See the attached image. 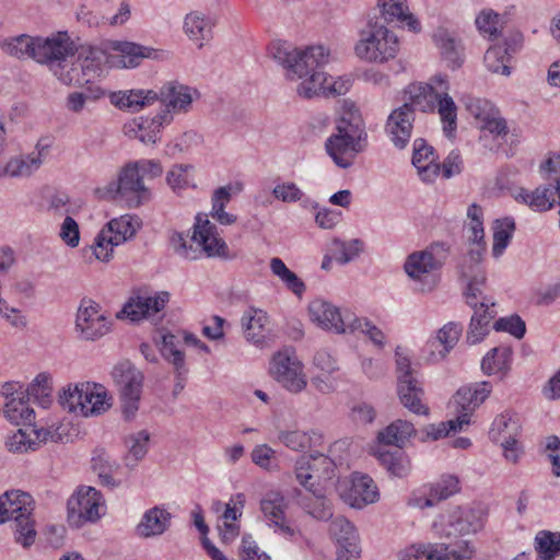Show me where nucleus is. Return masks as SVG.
<instances>
[{"mask_svg": "<svg viewBox=\"0 0 560 560\" xmlns=\"http://www.w3.org/2000/svg\"><path fill=\"white\" fill-rule=\"evenodd\" d=\"M68 522L75 528L95 523L105 513L103 495L92 487H82L68 500Z\"/></svg>", "mask_w": 560, "mask_h": 560, "instance_id": "1a4fd4ad", "label": "nucleus"}, {"mask_svg": "<svg viewBox=\"0 0 560 560\" xmlns=\"http://www.w3.org/2000/svg\"><path fill=\"white\" fill-rule=\"evenodd\" d=\"M357 331L368 336L375 346L380 348L385 346L386 338L384 332L368 318H359L355 315L353 316L348 332L353 334Z\"/></svg>", "mask_w": 560, "mask_h": 560, "instance_id": "bf43d9fd", "label": "nucleus"}, {"mask_svg": "<svg viewBox=\"0 0 560 560\" xmlns=\"http://www.w3.org/2000/svg\"><path fill=\"white\" fill-rule=\"evenodd\" d=\"M117 246L109 237L107 232H101L94 238V243L89 247L96 260L107 262L113 257V249Z\"/></svg>", "mask_w": 560, "mask_h": 560, "instance_id": "338daca9", "label": "nucleus"}, {"mask_svg": "<svg viewBox=\"0 0 560 560\" xmlns=\"http://www.w3.org/2000/svg\"><path fill=\"white\" fill-rule=\"evenodd\" d=\"M433 40L452 69L462 65L463 47L460 42L451 32L445 28H439L433 34Z\"/></svg>", "mask_w": 560, "mask_h": 560, "instance_id": "c9c22d12", "label": "nucleus"}, {"mask_svg": "<svg viewBox=\"0 0 560 560\" xmlns=\"http://www.w3.org/2000/svg\"><path fill=\"white\" fill-rule=\"evenodd\" d=\"M107 190L113 197L124 199L129 208H137L150 199V191L144 186L138 163H128L121 168L118 180L112 182Z\"/></svg>", "mask_w": 560, "mask_h": 560, "instance_id": "9d476101", "label": "nucleus"}, {"mask_svg": "<svg viewBox=\"0 0 560 560\" xmlns=\"http://www.w3.org/2000/svg\"><path fill=\"white\" fill-rule=\"evenodd\" d=\"M311 319L319 327L336 334H347L354 316L350 311L340 310L325 300L316 299L308 305Z\"/></svg>", "mask_w": 560, "mask_h": 560, "instance_id": "2eb2a0df", "label": "nucleus"}, {"mask_svg": "<svg viewBox=\"0 0 560 560\" xmlns=\"http://www.w3.org/2000/svg\"><path fill=\"white\" fill-rule=\"evenodd\" d=\"M491 304L481 301L474 310L470 320L469 330L467 332V341L475 345L483 339L489 332V324L494 318L495 312L490 310Z\"/></svg>", "mask_w": 560, "mask_h": 560, "instance_id": "4c0bfd02", "label": "nucleus"}, {"mask_svg": "<svg viewBox=\"0 0 560 560\" xmlns=\"http://www.w3.org/2000/svg\"><path fill=\"white\" fill-rule=\"evenodd\" d=\"M486 285V276L483 272L476 273L468 282L465 291L466 302L471 308L480 305L481 301L488 302L491 306L494 303L483 295V288Z\"/></svg>", "mask_w": 560, "mask_h": 560, "instance_id": "052dcab7", "label": "nucleus"}, {"mask_svg": "<svg viewBox=\"0 0 560 560\" xmlns=\"http://www.w3.org/2000/svg\"><path fill=\"white\" fill-rule=\"evenodd\" d=\"M482 527L483 514L480 509L455 506L448 512L445 534L447 536L469 535Z\"/></svg>", "mask_w": 560, "mask_h": 560, "instance_id": "6ab92c4d", "label": "nucleus"}, {"mask_svg": "<svg viewBox=\"0 0 560 560\" xmlns=\"http://www.w3.org/2000/svg\"><path fill=\"white\" fill-rule=\"evenodd\" d=\"M232 197V187L222 186L214 190L212 195V209L211 217L222 225H231L236 222V215L226 212L225 206L230 202Z\"/></svg>", "mask_w": 560, "mask_h": 560, "instance_id": "de8ad7c7", "label": "nucleus"}, {"mask_svg": "<svg viewBox=\"0 0 560 560\" xmlns=\"http://www.w3.org/2000/svg\"><path fill=\"white\" fill-rule=\"evenodd\" d=\"M404 267L411 279L422 282V291H431L436 285V278L431 272L438 269L440 264L432 253H413L408 256Z\"/></svg>", "mask_w": 560, "mask_h": 560, "instance_id": "aec40b11", "label": "nucleus"}, {"mask_svg": "<svg viewBox=\"0 0 560 560\" xmlns=\"http://www.w3.org/2000/svg\"><path fill=\"white\" fill-rule=\"evenodd\" d=\"M467 217L470 220L468 224V231H469V241L477 245H481L483 243L485 238V231H483V211L480 206L472 203L468 207L467 210Z\"/></svg>", "mask_w": 560, "mask_h": 560, "instance_id": "e2e57ef3", "label": "nucleus"}, {"mask_svg": "<svg viewBox=\"0 0 560 560\" xmlns=\"http://www.w3.org/2000/svg\"><path fill=\"white\" fill-rule=\"evenodd\" d=\"M168 301L170 293L166 291L156 292L152 296L137 295L129 299L121 312L132 322L151 319L164 310Z\"/></svg>", "mask_w": 560, "mask_h": 560, "instance_id": "a211bd4d", "label": "nucleus"}, {"mask_svg": "<svg viewBox=\"0 0 560 560\" xmlns=\"http://www.w3.org/2000/svg\"><path fill=\"white\" fill-rule=\"evenodd\" d=\"M322 466L325 471L332 467V462L323 454L311 456H301L294 466V474L298 482L307 491L319 487L320 476L318 475V467Z\"/></svg>", "mask_w": 560, "mask_h": 560, "instance_id": "4be33fe9", "label": "nucleus"}, {"mask_svg": "<svg viewBox=\"0 0 560 560\" xmlns=\"http://www.w3.org/2000/svg\"><path fill=\"white\" fill-rule=\"evenodd\" d=\"M513 44L505 42L503 45L491 46L485 54L483 62L487 69L493 73L510 75L509 66L512 54L516 52L521 45L520 36L512 39Z\"/></svg>", "mask_w": 560, "mask_h": 560, "instance_id": "cd10ccee", "label": "nucleus"}, {"mask_svg": "<svg viewBox=\"0 0 560 560\" xmlns=\"http://www.w3.org/2000/svg\"><path fill=\"white\" fill-rule=\"evenodd\" d=\"M397 392L400 402L417 415H429V408L422 404L424 390L418 378V372L411 368L410 359L396 349Z\"/></svg>", "mask_w": 560, "mask_h": 560, "instance_id": "423d86ee", "label": "nucleus"}, {"mask_svg": "<svg viewBox=\"0 0 560 560\" xmlns=\"http://www.w3.org/2000/svg\"><path fill=\"white\" fill-rule=\"evenodd\" d=\"M464 425H468V418L466 415H457L455 419L440 422L438 424H430L424 428L425 438H423L422 441L440 440L447 436L450 432L462 430Z\"/></svg>", "mask_w": 560, "mask_h": 560, "instance_id": "4d7b16f0", "label": "nucleus"}, {"mask_svg": "<svg viewBox=\"0 0 560 560\" xmlns=\"http://www.w3.org/2000/svg\"><path fill=\"white\" fill-rule=\"evenodd\" d=\"M462 334V327L455 323H448L444 325L439 331L434 343L443 346L444 350L440 352L441 358H444L451 349L455 347L459 340Z\"/></svg>", "mask_w": 560, "mask_h": 560, "instance_id": "69168bd1", "label": "nucleus"}, {"mask_svg": "<svg viewBox=\"0 0 560 560\" xmlns=\"http://www.w3.org/2000/svg\"><path fill=\"white\" fill-rule=\"evenodd\" d=\"M435 502L446 500L459 491V480L456 476L445 475L441 479L429 486Z\"/></svg>", "mask_w": 560, "mask_h": 560, "instance_id": "680f3d73", "label": "nucleus"}, {"mask_svg": "<svg viewBox=\"0 0 560 560\" xmlns=\"http://www.w3.org/2000/svg\"><path fill=\"white\" fill-rule=\"evenodd\" d=\"M269 55L285 69L288 80L299 82L296 93L303 98L308 100L319 94L341 95L347 91L343 83L329 82L324 71L329 51L324 46L302 50L285 42H275L269 47Z\"/></svg>", "mask_w": 560, "mask_h": 560, "instance_id": "f03ea898", "label": "nucleus"}, {"mask_svg": "<svg viewBox=\"0 0 560 560\" xmlns=\"http://www.w3.org/2000/svg\"><path fill=\"white\" fill-rule=\"evenodd\" d=\"M415 434L416 429L411 422L398 419L378 432L377 441L384 445H394L402 448L406 442Z\"/></svg>", "mask_w": 560, "mask_h": 560, "instance_id": "ea45409f", "label": "nucleus"}, {"mask_svg": "<svg viewBox=\"0 0 560 560\" xmlns=\"http://www.w3.org/2000/svg\"><path fill=\"white\" fill-rule=\"evenodd\" d=\"M491 390L492 386L489 382L462 386L453 397L457 413L466 415L469 424L471 415L488 398Z\"/></svg>", "mask_w": 560, "mask_h": 560, "instance_id": "412c9836", "label": "nucleus"}, {"mask_svg": "<svg viewBox=\"0 0 560 560\" xmlns=\"http://www.w3.org/2000/svg\"><path fill=\"white\" fill-rule=\"evenodd\" d=\"M33 511L34 500L27 492L9 490L0 495V524L12 521L15 542L23 548H30L36 539Z\"/></svg>", "mask_w": 560, "mask_h": 560, "instance_id": "7ed1b4c3", "label": "nucleus"}, {"mask_svg": "<svg viewBox=\"0 0 560 560\" xmlns=\"http://www.w3.org/2000/svg\"><path fill=\"white\" fill-rule=\"evenodd\" d=\"M398 51L399 40L397 35L388 30L381 19H370L368 21L354 46L357 57L375 63H384L394 59Z\"/></svg>", "mask_w": 560, "mask_h": 560, "instance_id": "20e7f679", "label": "nucleus"}, {"mask_svg": "<svg viewBox=\"0 0 560 560\" xmlns=\"http://www.w3.org/2000/svg\"><path fill=\"white\" fill-rule=\"evenodd\" d=\"M109 320L92 300H82L78 308L75 328L84 340H96L109 331Z\"/></svg>", "mask_w": 560, "mask_h": 560, "instance_id": "4468645a", "label": "nucleus"}, {"mask_svg": "<svg viewBox=\"0 0 560 560\" xmlns=\"http://www.w3.org/2000/svg\"><path fill=\"white\" fill-rule=\"evenodd\" d=\"M36 43L37 36L33 37L22 34L3 39L1 42V48L5 54L18 59L31 58L34 60Z\"/></svg>", "mask_w": 560, "mask_h": 560, "instance_id": "c03bdc74", "label": "nucleus"}, {"mask_svg": "<svg viewBox=\"0 0 560 560\" xmlns=\"http://www.w3.org/2000/svg\"><path fill=\"white\" fill-rule=\"evenodd\" d=\"M5 418L16 425L32 424L34 419V410L28 407L23 396L12 397L4 406Z\"/></svg>", "mask_w": 560, "mask_h": 560, "instance_id": "09e8293b", "label": "nucleus"}, {"mask_svg": "<svg viewBox=\"0 0 560 560\" xmlns=\"http://www.w3.org/2000/svg\"><path fill=\"white\" fill-rule=\"evenodd\" d=\"M334 246L335 259L342 265L353 260L362 250V242L358 238L350 242L336 240L334 241Z\"/></svg>", "mask_w": 560, "mask_h": 560, "instance_id": "774afa93", "label": "nucleus"}, {"mask_svg": "<svg viewBox=\"0 0 560 560\" xmlns=\"http://www.w3.org/2000/svg\"><path fill=\"white\" fill-rule=\"evenodd\" d=\"M475 548L467 540L456 545H413L399 553L400 560H471Z\"/></svg>", "mask_w": 560, "mask_h": 560, "instance_id": "9b49d317", "label": "nucleus"}, {"mask_svg": "<svg viewBox=\"0 0 560 560\" xmlns=\"http://www.w3.org/2000/svg\"><path fill=\"white\" fill-rule=\"evenodd\" d=\"M268 322L267 313L261 310L246 312L242 317L245 338L255 345L265 342Z\"/></svg>", "mask_w": 560, "mask_h": 560, "instance_id": "58836bf2", "label": "nucleus"}, {"mask_svg": "<svg viewBox=\"0 0 560 560\" xmlns=\"http://www.w3.org/2000/svg\"><path fill=\"white\" fill-rule=\"evenodd\" d=\"M40 167L38 156L28 154H20L12 156L2 165L3 176L11 178L28 177Z\"/></svg>", "mask_w": 560, "mask_h": 560, "instance_id": "79ce46f5", "label": "nucleus"}, {"mask_svg": "<svg viewBox=\"0 0 560 560\" xmlns=\"http://www.w3.org/2000/svg\"><path fill=\"white\" fill-rule=\"evenodd\" d=\"M287 508L285 499L279 492L267 493L260 502V509L265 517L272 522L282 535L293 537L298 529L285 517Z\"/></svg>", "mask_w": 560, "mask_h": 560, "instance_id": "5701e85b", "label": "nucleus"}, {"mask_svg": "<svg viewBox=\"0 0 560 560\" xmlns=\"http://www.w3.org/2000/svg\"><path fill=\"white\" fill-rule=\"evenodd\" d=\"M278 440L285 447L303 452L307 448L319 446L323 443V434L314 429L304 431L299 429H283L278 432Z\"/></svg>", "mask_w": 560, "mask_h": 560, "instance_id": "7c9ffc66", "label": "nucleus"}, {"mask_svg": "<svg viewBox=\"0 0 560 560\" xmlns=\"http://www.w3.org/2000/svg\"><path fill=\"white\" fill-rule=\"evenodd\" d=\"M382 16L381 21L385 24L396 22L406 24L410 31L419 32V21L408 11L406 0H378Z\"/></svg>", "mask_w": 560, "mask_h": 560, "instance_id": "2f4dec72", "label": "nucleus"}, {"mask_svg": "<svg viewBox=\"0 0 560 560\" xmlns=\"http://www.w3.org/2000/svg\"><path fill=\"white\" fill-rule=\"evenodd\" d=\"M270 269L290 291L298 296H302L306 289L304 282L296 276V273L285 266L282 259L278 257L272 258L270 260Z\"/></svg>", "mask_w": 560, "mask_h": 560, "instance_id": "603ef678", "label": "nucleus"}, {"mask_svg": "<svg viewBox=\"0 0 560 560\" xmlns=\"http://www.w3.org/2000/svg\"><path fill=\"white\" fill-rule=\"evenodd\" d=\"M417 109L421 112L433 110L431 100H427V96L422 94L411 95L409 103L394 109L388 116L385 131L395 148L401 150L409 143L413 129L415 110Z\"/></svg>", "mask_w": 560, "mask_h": 560, "instance_id": "39448f33", "label": "nucleus"}, {"mask_svg": "<svg viewBox=\"0 0 560 560\" xmlns=\"http://www.w3.org/2000/svg\"><path fill=\"white\" fill-rule=\"evenodd\" d=\"M88 395L91 396V392L84 389V383L70 384L63 388L62 393L59 395V404L69 412L82 416L84 404L81 402V400L82 397L86 398Z\"/></svg>", "mask_w": 560, "mask_h": 560, "instance_id": "3c124183", "label": "nucleus"}, {"mask_svg": "<svg viewBox=\"0 0 560 560\" xmlns=\"http://www.w3.org/2000/svg\"><path fill=\"white\" fill-rule=\"evenodd\" d=\"M110 102L118 108L138 112L145 106L155 104L158 96L154 90L118 91L112 93Z\"/></svg>", "mask_w": 560, "mask_h": 560, "instance_id": "473e14b6", "label": "nucleus"}, {"mask_svg": "<svg viewBox=\"0 0 560 560\" xmlns=\"http://www.w3.org/2000/svg\"><path fill=\"white\" fill-rule=\"evenodd\" d=\"M432 85L420 86L419 93L431 100L432 106L436 102L438 113L443 124V131L447 138H453L457 129V106L447 92H435L432 95Z\"/></svg>", "mask_w": 560, "mask_h": 560, "instance_id": "b1692460", "label": "nucleus"}, {"mask_svg": "<svg viewBox=\"0 0 560 560\" xmlns=\"http://www.w3.org/2000/svg\"><path fill=\"white\" fill-rule=\"evenodd\" d=\"M514 199L520 203L528 206L532 210L539 212L550 210L556 202L555 191L550 183L539 186L533 191L518 188L514 194Z\"/></svg>", "mask_w": 560, "mask_h": 560, "instance_id": "72a5a7b5", "label": "nucleus"}, {"mask_svg": "<svg viewBox=\"0 0 560 560\" xmlns=\"http://www.w3.org/2000/svg\"><path fill=\"white\" fill-rule=\"evenodd\" d=\"M112 48L120 55L109 56L98 46H78L68 32H56L37 36L34 61L48 67L60 83L82 86L101 78L107 65L135 68L143 58H158L155 49L130 42H114Z\"/></svg>", "mask_w": 560, "mask_h": 560, "instance_id": "f257e3e1", "label": "nucleus"}, {"mask_svg": "<svg viewBox=\"0 0 560 560\" xmlns=\"http://www.w3.org/2000/svg\"><path fill=\"white\" fill-rule=\"evenodd\" d=\"M326 151L332 161L341 168H349L358 153L365 148L360 141H352L340 133H332L325 143Z\"/></svg>", "mask_w": 560, "mask_h": 560, "instance_id": "393cba45", "label": "nucleus"}, {"mask_svg": "<svg viewBox=\"0 0 560 560\" xmlns=\"http://www.w3.org/2000/svg\"><path fill=\"white\" fill-rule=\"evenodd\" d=\"M214 23L203 13L194 11L188 13L184 19V31L189 39L198 43V47L203 46V42L212 38V27Z\"/></svg>", "mask_w": 560, "mask_h": 560, "instance_id": "f704fd0d", "label": "nucleus"}, {"mask_svg": "<svg viewBox=\"0 0 560 560\" xmlns=\"http://www.w3.org/2000/svg\"><path fill=\"white\" fill-rule=\"evenodd\" d=\"M176 337L172 334L164 335L162 338L161 353L165 360L174 366L175 384L173 396L176 398L185 387V380L188 369L185 363V354L175 343Z\"/></svg>", "mask_w": 560, "mask_h": 560, "instance_id": "bb28decb", "label": "nucleus"}, {"mask_svg": "<svg viewBox=\"0 0 560 560\" xmlns=\"http://www.w3.org/2000/svg\"><path fill=\"white\" fill-rule=\"evenodd\" d=\"M336 130V133H340L352 141L364 143L366 140L364 122L357 109L345 113L339 119Z\"/></svg>", "mask_w": 560, "mask_h": 560, "instance_id": "a18cd8bd", "label": "nucleus"}, {"mask_svg": "<svg viewBox=\"0 0 560 560\" xmlns=\"http://www.w3.org/2000/svg\"><path fill=\"white\" fill-rule=\"evenodd\" d=\"M149 440L150 434L145 430H141L126 438V444L128 446V454L126 456L127 466H136L137 463L145 456Z\"/></svg>", "mask_w": 560, "mask_h": 560, "instance_id": "5fc2aeb1", "label": "nucleus"}, {"mask_svg": "<svg viewBox=\"0 0 560 560\" xmlns=\"http://www.w3.org/2000/svg\"><path fill=\"white\" fill-rule=\"evenodd\" d=\"M518 432L520 424L517 419L509 413H502L493 420L489 436L493 442H500L516 436Z\"/></svg>", "mask_w": 560, "mask_h": 560, "instance_id": "864d4df0", "label": "nucleus"}, {"mask_svg": "<svg viewBox=\"0 0 560 560\" xmlns=\"http://www.w3.org/2000/svg\"><path fill=\"white\" fill-rule=\"evenodd\" d=\"M375 455L381 465L394 477L404 478L411 471L410 459L401 448L395 452L378 450Z\"/></svg>", "mask_w": 560, "mask_h": 560, "instance_id": "37998d69", "label": "nucleus"}, {"mask_svg": "<svg viewBox=\"0 0 560 560\" xmlns=\"http://www.w3.org/2000/svg\"><path fill=\"white\" fill-rule=\"evenodd\" d=\"M310 492L314 498L304 505L307 513L320 521L329 520L332 516V510L323 487L319 486Z\"/></svg>", "mask_w": 560, "mask_h": 560, "instance_id": "13d9d810", "label": "nucleus"}, {"mask_svg": "<svg viewBox=\"0 0 560 560\" xmlns=\"http://www.w3.org/2000/svg\"><path fill=\"white\" fill-rule=\"evenodd\" d=\"M412 164L423 182L431 183L439 175L440 164L434 162L433 148L422 138L413 141Z\"/></svg>", "mask_w": 560, "mask_h": 560, "instance_id": "c756f323", "label": "nucleus"}, {"mask_svg": "<svg viewBox=\"0 0 560 560\" xmlns=\"http://www.w3.org/2000/svg\"><path fill=\"white\" fill-rule=\"evenodd\" d=\"M172 514L163 506L147 510L137 525V534L143 538L161 536L171 526Z\"/></svg>", "mask_w": 560, "mask_h": 560, "instance_id": "c85d7f7f", "label": "nucleus"}, {"mask_svg": "<svg viewBox=\"0 0 560 560\" xmlns=\"http://www.w3.org/2000/svg\"><path fill=\"white\" fill-rule=\"evenodd\" d=\"M156 96L158 102L164 106L161 110L162 120L173 121L174 114H185L190 110L195 96H198V92L177 80H171L156 91Z\"/></svg>", "mask_w": 560, "mask_h": 560, "instance_id": "f8f14e48", "label": "nucleus"}, {"mask_svg": "<svg viewBox=\"0 0 560 560\" xmlns=\"http://www.w3.org/2000/svg\"><path fill=\"white\" fill-rule=\"evenodd\" d=\"M515 231V221L512 217L497 219L493 222V246L492 254L499 257L508 247Z\"/></svg>", "mask_w": 560, "mask_h": 560, "instance_id": "8fccbe9b", "label": "nucleus"}, {"mask_svg": "<svg viewBox=\"0 0 560 560\" xmlns=\"http://www.w3.org/2000/svg\"><path fill=\"white\" fill-rule=\"evenodd\" d=\"M52 386L51 376L47 373H39L34 381L27 386V398H33L42 407H47L50 402Z\"/></svg>", "mask_w": 560, "mask_h": 560, "instance_id": "6e6d98bb", "label": "nucleus"}, {"mask_svg": "<svg viewBox=\"0 0 560 560\" xmlns=\"http://www.w3.org/2000/svg\"><path fill=\"white\" fill-rule=\"evenodd\" d=\"M139 228L140 222L137 218L125 214L110 220L102 230L107 232L114 244L118 246L132 238Z\"/></svg>", "mask_w": 560, "mask_h": 560, "instance_id": "a19ab883", "label": "nucleus"}, {"mask_svg": "<svg viewBox=\"0 0 560 560\" xmlns=\"http://www.w3.org/2000/svg\"><path fill=\"white\" fill-rule=\"evenodd\" d=\"M112 376L118 387L122 416L126 420H131L139 410L143 374L129 361H124L113 369Z\"/></svg>", "mask_w": 560, "mask_h": 560, "instance_id": "0eeeda50", "label": "nucleus"}, {"mask_svg": "<svg viewBox=\"0 0 560 560\" xmlns=\"http://www.w3.org/2000/svg\"><path fill=\"white\" fill-rule=\"evenodd\" d=\"M269 372L275 381L292 394L301 393L307 385L303 364L293 349L285 348L273 354Z\"/></svg>", "mask_w": 560, "mask_h": 560, "instance_id": "6e6552de", "label": "nucleus"}, {"mask_svg": "<svg viewBox=\"0 0 560 560\" xmlns=\"http://www.w3.org/2000/svg\"><path fill=\"white\" fill-rule=\"evenodd\" d=\"M465 107L469 115L475 118L477 125L497 114V108L489 101L479 97H467Z\"/></svg>", "mask_w": 560, "mask_h": 560, "instance_id": "0e129e2a", "label": "nucleus"}, {"mask_svg": "<svg viewBox=\"0 0 560 560\" xmlns=\"http://www.w3.org/2000/svg\"><path fill=\"white\" fill-rule=\"evenodd\" d=\"M162 113H158L154 117H139L124 125V133L130 139H138L142 143H155L159 139L160 131L164 125L172 121L162 120Z\"/></svg>", "mask_w": 560, "mask_h": 560, "instance_id": "a878e982", "label": "nucleus"}, {"mask_svg": "<svg viewBox=\"0 0 560 560\" xmlns=\"http://www.w3.org/2000/svg\"><path fill=\"white\" fill-rule=\"evenodd\" d=\"M191 241L196 243L209 258L232 260L236 257L231 254L226 242L220 236L218 228L207 218L197 215Z\"/></svg>", "mask_w": 560, "mask_h": 560, "instance_id": "ddd939ff", "label": "nucleus"}, {"mask_svg": "<svg viewBox=\"0 0 560 560\" xmlns=\"http://www.w3.org/2000/svg\"><path fill=\"white\" fill-rule=\"evenodd\" d=\"M329 533L338 544L336 560H359V535L349 520L341 515L336 516L329 524Z\"/></svg>", "mask_w": 560, "mask_h": 560, "instance_id": "dca6fc26", "label": "nucleus"}, {"mask_svg": "<svg viewBox=\"0 0 560 560\" xmlns=\"http://www.w3.org/2000/svg\"><path fill=\"white\" fill-rule=\"evenodd\" d=\"M84 389L91 392V396L82 397L81 402L84 404L82 410L83 417H93L104 413L112 406L110 397L107 394L106 388L96 383L84 382Z\"/></svg>", "mask_w": 560, "mask_h": 560, "instance_id": "e433bc0d", "label": "nucleus"}, {"mask_svg": "<svg viewBox=\"0 0 560 560\" xmlns=\"http://www.w3.org/2000/svg\"><path fill=\"white\" fill-rule=\"evenodd\" d=\"M37 428L28 424L18 429L5 442L10 452L24 453L39 447V440L36 439Z\"/></svg>", "mask_w": 560, "mask_h": 560, "instance_id": "49530a36", "label": "nucleus"}, {"mask_svg": "<svg viewBox=\"0 0 560 560\" xmlns=\"http://www.w3.org/2000/svg\"><path fill=\"white\" fill-rule=\"evenodd\" d=\"M339 494L345 503L355 509H362L378 500L377 487L366 475L354 476L350 482H341Z\"/></svg>", "mask_w": 560, "mask_h": 560, "instance_id": "f3484780", "label": "nucleus"}]
</instances>
